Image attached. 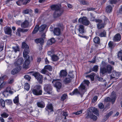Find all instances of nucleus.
<instances>
[{"mask_svg": "<svg viewBox=\"0 0 122 122\" xmlns=\"http://www.w3.org/2000/svg\"><path fill=\"white\" fill-rule=\"evenodd\" d=\"M7 76L5 75H4L0 77V81H3L4 79L7 78Z\"/></svg>", "mask_w": 122, "mask_h": 122, "instance_id": "61", "label": "nucleus"}, {"mask_svg": "<svg viewBox=\"0 0 122 122\" xmlns=\"http://www.w3.org/2000/svg\"><path fill=\"white\" fill-rule=\"evenodd\" d=\"M54 34L57 36H59L61 33V30L60 28H56L54 29Z\"/></svg>", "mask_w": 122, "mask_h": 122, "instance_id": "22", "label": "nucleus"}, {"mask_svg": "<svg viewBox=\"0 0 122 122\" xmlns=\"http://www.w3.org/2000/svg\"><path fill=\"white\" fill-rule=\"evenodd\" d=\"M94 42L95 43L99 44L100 43V39L98 37H96L93 39Z\"/></svg>", "mask_w": 122, "mask_h": 122, "instance_id": "30", "label": "nucleus"}, {"mask_svg": "<svg viewBox=\"0 0 122 122\" xmlns=\"http://www.w3.org/2000/svg\"><path fill=\"white\" fill-rule=\"evenodd\" d=\"M44 68L50 71H51L52 70L51 66L49 65H47L45 66Z\"/></svg>", "mask_w": 122, "mask_h": 122, "instance_id": "35", "label": "nucleus"}, {"mask_svg": "<svg viewBox=\"0 0 122 122\" xmlns=\"http://www.w3.org/2000/svg\"><path fill=\"white\" fill-rule=\"evenodd\" d=\"M98 66L97 65H95L93 67L90 69L88 73L91 72L92 71H94L95 72H97L98 71Z\"/></svg>", "mask_w": 122, "mask_h": 122, "instance_id": "24", "label": "nucleus"}, {"mask_svg": "<svg viewBox=\"0 0 122 122\" xmlns=\"http://www.w3.org/2000/svg\"><path fill=\"white\" fill-rule=\"evenodd\" d=\"M80 3L83 5H86L88 4V2L86 1L85 0H81L80 1Z\"/></svg>", "mask_w": 122, "mask_h": 122, "instance_id": "57", "label": "nucleus"}, {"mask_svg": "<svg viewBox=\"0 0 122 122\" xmlns=\"http://www.w3.org/2000/svg\"><path fill=\"white\" fill-rule=\"evenodd\" d=\"M29 22L28 20H26L21 24V26L22 28H27L29 26Z\"/></svg>", "mask_w": 122, "mask_h": 122, "instance_id": "15", "label": "nucleus"}, {"mask_svg": "<svg viewBox=\"0 0 122 122\" xmlns=\"http://www.w3.org/2000/svg\"><path fill=\"white\" fill-rule=\"evenodd\" d=\"M32 75L35 77L39 83L42 84L43 80V76L42 75L38 72H36L33 73Z\"/></svg>", "mask_w": 122, "mask_h": 122, "instance_id": "4", "label": "nucleus"}, {"mask_svg": "<svg viewBox=\"0 0 122 122\" xmlns=\"http://www.w3.org/2000/svg\"><path fill=\"white\" fill-rule=\"evenodd\" d=\"M78 21L79 22L81 23L83 25H88L90 23L89 21L87 18L85 17L79 18Z\"/></svg>", "mask_w": 122, "mask_h": 122, "instance_id": "7", "label": "nucleus"}, {"mask_svg": "<svg viewBox=\"0 0 122 122\" xmlns=\"http://www.w3.org/2000/svg\"><path fill=\"white\" fill-rule=\"evenodd\" d=\"M55 42L54 38H52L48 41L47 44L48 45H51L54 43Z\"/></svg>", "mask_w": 122, "mask_h": 122, "instance_id": "27", "label": "nucleus"}, {"mask_svg": "<svg viewBox=\"0 0 122 122\" xmlns=\"http://www.w3.org/2000/svg\"><path fill=\"white\" fill-rule=\"evenodd\" d=\"M91 109L93 113L97 116H99V111L97 108L94 107H92L91 108Z\"/></svg>", "mask_w": 122, "mask_h": 122, "instance_id": "19", "label": "nucleus"}, {"mask_svg": "<svg viewBox=\"0 0 122 122\" xmlns=\"http://www.w3.org/2000/svg\"><path fill=\"white\" fill-rule=\"evenodd\" d=\"M100 109L103 108L104 107V105L102 103H99L98 105Z\"/></svg>", "mask_w": 122, "mask_h": 122, "instance_id": "60", "label": "nucleus"}, {"mask_svg": "<svg viewBox=\"0 0 122 122\" xmlns=\"http://www.w3.org/2000/svg\"><path fill=\"white\" fill-rule=\"evenodd\" d=\"M24 77L26 80H27L29 81L30 80L31 78L30 76L27 75H26Z\"/></svg>", "mask_w": 122, "mask_h": 122, "instance_id": "55", "label": "nucleus"}, {"mask_svg": "<svg viewBox=\"0 0 122 122\" xmlns=\"http://www.w3.org/2000/svg\"><path fill=\"white\" fill-rule=\"evenodd\" d=\"M121 36L119 33H118L115 35L114 38V40L116 41H120L121 39Z\"/></svg>", "mask_w": 122, "mask_h": 122, "instance_id": "20", "label": "nucleus"}, {"mask_svg": "<svg viewBox=\"0 0 122 122\" xmlns=\"http://www.w3.org/2000/svg\"><path fill=\"white\" fill-rule=\"evenodd\" d=\"M107 70V72L108 73H110L112 71V66L110 65H108L106 66Z\"/></svg>", "mask_w": 122, "mask_h": 122, "instance_id": "28", "label": "nucleus"}, {"mask_svg": "<svg viewBox=\"0 0 122 122\" xmlns=\"http://www.w3.org/2000/svg\"><path fill=\"white\" fill-rule=\"evenodd\" d=\"M90 83L88 80H84L79 87V91L77 89H76L72 92L70 93V94L71 95L77 94H83L86 91L87 87L88 86Z\"/></svg>", "mask_w": 122, "mask_h": 122, "instance_id": "1", "label": "nucleus"}, {"mask_svg": "<svg viewBox=\"0 0 122 122\" xmlns=\"http://www.w3.org/2000/svg\"><path fill=\"white\" fill-rule=\"evenodd\" d=\"M98 97L96 96H95L93 98L92 100V102H93L95 103V102L97 100V99Z\"/></svg>", "mask_w": 122, "mask_h": 122, "instance_id": "56", "label": "nucleus"}, {"mask_svg": "<svg viewBox=\"0 0 122 122\" xmlns=\"http://www.w3.org/2000/svg\"><path fill=\"white\" fill-rule=\"evenodd\" d=\"M30 12L29 10L27 9H26L23 10L22 11V13L23 14H28Z\"/></svg>", "mask_w": 122, "mask_h": 122, "instance_id": "41", "label": "nucleus"}, {"mask_svg": "<svg viewBox=\"0 0 122 122\" xmlns=\"http://www.w3.org/2000/svg\"><path fill=\"white\" fill-rule=\"evenodd\" d=\"M15 103H18L19 102V97L18 96L16 97L13 100Z\"/></svg>", "mask_w": 122, "mask_h": 122, "instance_id": "50", "label": "nucleus"}, {"mask_svg": "<svg viewBox=\"0 0 122 122\" xmlns=\"http://www.w3.org/2000/svg\"><path fill=\"white\" fill-rule=\"evenodd\" d=\"M92 114H91L90 112H88L86 114L85 118L88 119L89 118H91V117Z\"/></svg>", "mask_w": 122, "mask_h": 122, "instance_id": "40", "label": "nucleus"}, {"mask_svg": "<svg viewBox=\"0 0 122 122\" xmlns=\"http://www.w3.org/2000/svg\"><path fill=\"white\" fill-rule=\"evenodd\" d=\"M44 89L45 92V93L50 94L51 93L52 87L50 84H46L44 85Z\"/></svg>", "mask_w": 122, "mask_h": 122, "instance_id": "6", "label": "nucleus"}, {"mask_svg": "<svg viewBox=\"0 0 122 122\" xmlns=\"http://www.w3.org/2000/svg\"><path fill=\"white\" fill-rule=\"evenodd\" d=\"M90 15H91L90 20L92 21H95V20L97 19H95V16L92 13H90Z\"/></svg>", "mask_w": 122, "mask_h": 122, "instance_id": "38", "label": "nucleus"}, {"mask_svg": "<svg viewBox=\"0 0 122 122\" xmlns=\"http://www.w3.org/2000/svg\"><path fill=\"white\" fill-rule=\"evenodd\" d=\"M51 8L52 10H55L53 14L54 17L55 18L60 16L63 12V10L60 9L58 5H53L51 6Z\"/></svg>", "mask_w": 122, "mask_h": 122, "instance_id": "2", "label": "nucleus"}, {"mask_svg": "<svg viewBox=\"0 0 122 122\" xmlns=\"http://www.w3.org/2000/svg\"><path fill=\"white\" fill-rule=\"evenodd\" d=\"M54 86L57 89H60L61 87L62 84L60 79H53L52 82Z\"/></svg>", "mask_w": 122, "mask_h": 122, "instance_id": "5", "label": "nucleus"}, {"mask_svg": "<svg viewBox=\"0 0 122 122\" xmlns=\"http://www.w3.org/2000/svg\"><path fill=\"white\" fill-rule=\"evenodd\" d=\"M67 95L66 94H64L62 95L61 97V100L64 101L66 98Z\"/></svg>", "mask_w": 122, "mask_h": 122, "instance_id": "48", "label": "nucleus"}, {"mask_svg": "<svg viewBox=\"0 0 122 122\" xmlns=\"http://www.w3.org/2000/svg\"><path fill=\"white\" fill-rule=\"evenodd\" d=\"M112 7L110 5H108L106 7L105 11L107 13H110L112 12Z\"/></svg>", "mask_w": 122, "mask_h": 122, "instance_id": "23", "label": "nucleus"}, {"mask_svg": "<svg viewBox=\"0 0 122 122\" xmlns=\"http://www.w3.org/2000/svg\"><path fill=\"white\" fill-rule=\"evenodd\" d=\"M41 72L42 74H46L48 73V71L44 68L41 71Z\"/></svg>", "mask_w": 122, "mask_h": 122, "instance_id": "47", "label": "nucleus"}, {"mask_svg": "<svg viewBox=\"0 0 122 122\" xmlns=\"http://www.w3.org/2000/svg\"><path fill=\"white\" fill-rule=\"evenodd\" d=\"M30 0H23L24 2L23 3V5H26L27 3L29 2Z\"/></svg>", "mask_w": 122, "mask_h": 122, "instance_id": "62", "label": "nucleus"}, {"mask_svg": "<svg viewBox=\"0 0 122 122\" xmlns=\"http://www.w3.org/2000/svg\"><path fill=\"white\" fill-rule=\"evenodd\" d=\"M0 104L3 107H5V102L2 99H1L0 100Z\"/></svg>", "mask_w": 122, "mask_h": 122, "instance_id": "46", "label": "nucleus"}, {"mask_svg": "<svg viewBox=\"0 0 122 122\" xmlns=\"http://www.w3.org/2000/svg\"><path fill=\"white\" fill-rule=\"evenodd\" d=\"M95 22L97 23H98L97 24V26L98 29H102L104 27L105 25L103 23L101 20L98 19L96 20Z\"/></svg>", "mask_w": 122, "mask_h": 122, "instance_id": "10", "label": "nucleus"}, {"mask_svg": "<svg viewBox=\"0 0 122 122\" xmlns=\"http://www.w3.org/2000/svg\"><path fill=\"white\" fill-rule=\"evenodd\" d=\"M37 105L38 107L41 108L44 107L45 106L44 102L42 101L37 102Z\"/></svg>", "mask_w": 122, "mask_h": 122, "instance_id": "26", "label": "nucleus"}, {"mask_svg": "<svg viewBox=\"0 0 122 122\" xmlns=\"http://www.w3.org/2000/svg\"><path fill=\"white\" fill-rule=\"evenodd\" d=\"M23 56L25 58V61H30V56L29 55H25L24 56L23 55Z\"/></svg>", "mask_w": 122, "mask_h": 122, "instance_id": "49", "label": "nucleus"}, {"mask_svg": "<svg viewBox=\"0 0 122 122\" xmlns=\"http://www.w3.org/2000/svg\"><path fill=\"white\" fill-rule=\"evenodd\" d=\"M30 86L29 84L26 83L25 84L24 88L27 91H28L30 88Z\"/></svg>", "mask_w": 122, "mask_h": 122, "instance_id": "42", "label": "nucleus"}, {"mask_svg": "<svg viewBox=\"0 0 122 122\" xmlns=\"http://www.w3.org/2000/svg\"><path fill=\"white\" fill-rule=\"evenodd\" d=\"M109 47L110 49L113 48L115 46V45L112 41H110L108 43Z\"/></svg>", "mask_w": 122, "mask_h": 122, "instance_id": "37", "label": "nucleus"}, {"mask_svg": "<svg viewBox=\"0 0 122 122\" xmlns=\"http://www.w3.org/2000/svg\"><path fill=\"white\" fill-rule=\"evenodd\" d=\"M106 63L104 61H102L101 64V66H102V67H104V66H106Z\"/></svg>", "mask_w": 122, "mask_h": 122, "instance_id": "64", "label": "nucleus"}, {"mask_svg": "<svg viewBox=\"0 0 122 122\" xmlns=\"http://www.w3.org/2000/svg\"><path fill=\"white\" fill-rule=\"evenodd\" d=\"M24 62L23 59L22 58H19L14 63V64L16 66H20Z\"/></svg>", "mask_w": 122, "mask_h": 122, "instance_id": "12", "label": "nucleus"}, {"mask_svg": "<svg viewBox=\"0 0 122 122\" xmlns=\"http://www.w3.org/2000/svg\"><path fill=\"white\" fill-rule=\"evenodd\" d=\"M9 88L7 87L6 88V90L3 92V94L4 95L5 93L6 92H8L10 91L8 90L9 89Z\"/></svg>", "mask_w": 122, "mask_h": 122, "instance_id": "63", "label": "nucleus"}, {"mask_svg": "<svg viewBox=\"0 0 122 122\" xmlns=\"http://www.w3.org/2000/svg\"><path fill=\"white\" fill-rule=\"evenodd\" d=\"M95 76V73L94 72H93L91 73V75H87L86 76V77H90L91 79V80L92 81H93L94 80Z\"/></svg>", "mask_w": 122, "mask_h": 122, "instance_id": "31", "label": "nucleus"}, {"mask_svg": "<svg viewBox=\"0 0 122 122\" xmlns=\"http://www.w3.org/2000/svg\"><path fill=\"white\" fill-rule=\"evenodd\" d=\"M51 57L52 61H57L59 59L58 56L55 55H52Z\"/></svg>", "mask_w": 122, "mask_h": 122, "instance_id": "32", "label": "nucleus"}, {"mask_svg": "<svg viewBox=\"0 0 122 122\" xmlns=\"http://www.w3.org/2000/svg\"><path fill=\"white\" fill-rule=\"evenodd\" d=\"M79 31L81 34L83 33L84 32V27L82 25H79Z\"/></svg>", "mask_w": 122, "mask_h": 122, "instance_id": "25", "label": "nucleus"}, {"mask_svg": "<svg viewBox=\"0 0 122 122\" xmlns=\"http://www.w3.org/2000/svg\"><path fill=\"white\" fill-rule=\"evenodd\" d=\"M35 41L36 43H39L41 44H43L44 42L43 39L41 38L36 39L35 40Z\"/></svg>", "mask_w": 122, "mask_h": 122, "instance_id": "29", "label": "nucleus"}, {"mask_svg": "<svg viewBox=\"0 0 122 122\" xmlns=\"http://www.w3.org/2000/svg\"><path fill=\"white\" fill-rule=\"evenodd\" d=\"M5 33L8 35H10L12 32L11 29L9 27H6L4 29Z\"/></svg>", "mask_w": 122, "mask_h": 122, "instance_id": "16", "label": "nucleus"}, {"mask_svg": "<svg viewBox=\"0 0 122 122\" xmlns=\"http://www.w3.org/2000/svg\"><path fill=\"white\" fill-rule=\"evenodd\" d=\"M71 74H69L68 76L65 77L63 81V83L65 84H67L71 82L73 77L71 76Z\"/></svg>", "mask_w": 122, "mask_h": 122, "instance_id": "8", "label": "nucleus"}, {"mask_svg": "<svg viewBox=\"0 0 122 122\" xmlns=\"http://www.w3.org/2000/svg\"><path fill=\"white\" fill-rule=\"evenodd\" d=\"M119 1L120 0H110V3L111 4H115Z\"/></svg>", "mask_w": 122, "mask_h": 122, "instance_id": "54", "label": "nucleus"}, {"mask_svg": "<svg viewBox=\"0 0 122 122\" xmlns=\"http://www.w3.org/2000/svg\"><path fill=\"white\" fill-rule=\"evenodd\" d=\"M98 36L100 37H106V32L104 30H103V31L100 33Z\"/></svg>", "mask_w": 122, "mask_h": 122, "instance_id": "33", "label": "nucleus"}, {"mask_svg": "<svg viewBox=\"0 0 122 122\" xmlns=\"http://www.w3.org/2000/svg\"><path fill=\"white\" fill-rule=\"evenodd\" d=\"M82 110H81L76 112H73V114H75L76 115H78L81 114L82 113Z\"/></svg>", "mask_w": 122, "mask_h": 122, "instance_id": "52", "label": "nucleus"}, {"mask_svg": "<svg viewBox=\"0 0 122 122\" xmlns=\"http://www.w3.org/2000/svg\"><path fill=\"white\" fill-rule=\"evenodd\" d=\"M46 109L48 111L49 110L50 112L53 111V108L51 104H48L46 107Z\"/></svg>", "mask_w": 122, "mask_h": 122, "instance_id": "18", "label": "nucleus"}, {"mask_svg": "<svg viewBox=\"0 0 122 122\" xmlns=\"http://www.w3.org/2000/svg\"><path fill=\"white\" fill-rule=\"evenodd\" d=\"M30 61H25L23 65V68L25 69L29 68Z\"/></svg>", "mask_w": 122, "mask_h": 122, "instance_id": "17", "label": "nucleus"}, {"mask_svg": "<svg viewBox=\"0 0 122 122\" xmlns=\"http://www.w3.org/2000/svg\"><path fill=\"white\" fill-rule=\"evenodd\" d=\"M46 27V25H41L39 28V30L40 32H41L43 31L45 29Z\"/></svg>", "mask_w": 122, "mask_h": 122, "instance_id": "34", "label": "nucleus"}, {"mask_svg": "<svg viewBox=\"0 0 122 122\" xmlns=\"http://www.w3.org/2000/svg\"><path fill=\"white\" fill-rule=\"evenodd\" d=\"M59 74L60 78H64L67 76V73L66 70H62L60 71Z\"/></svg>", "mask_w": 122, "mask_h": 122, "instance_id": "14", "label": "nucleus"}, {"mask_svg": "<svg viewBox=\"0 0 122 122\" xmlns=\"http://www.w3.org/2000/svg\"><path fill=\"white\" fill-rule=\"evenodd\" d=\"M97 116L92 114L91 119H92L93 120L96 121L97 120Z\"/></svg>", "mask_w": 122, "mask_h": 122, "instance_id": "51", "label": "nucleus"}, {"mask_svg": "<svg viewBox=\"0 0 122 122\" xmlns=\"http://www.w3.org/2000/svg\"><path fill=\"white\" fill-rule=\"evenodd\" d=\"M22 48L23 49H25L29 48L28 46L25 43V42H23L22 44Z\"/></svg>", "mask_w": 122, "mask_h": 122, "instance_id": "39", "label": "nucleus"}, {"mask_svg": "<svg viewBox=\"0 0 122 122\" xmlns=\"http://www.w3.org/2000/svg\"><path fill=\"white\" fill-rule=\"evenodd\" d=\"M1 116L2 117L6 118L8 117L9 115L5 112H4L1 114Z\"/></svg>", "mask_w": 122, "mask_h": 122, "instance_id": "45", "label": "nucleus"}, {"mask_svg": "<svg viewBox=\"0 0 122 122\" xmlns=\"http://www.w3.org/2000/svg\"><path fill=\"white\" fill-rule=\"evenodd\" d=\"M39 25H36L34 28L33 31L32 32V33H33L35 34L37 32L38 30H39Z\"/></svg>", "mask_w": 122, "mask_h": 122, "instance_id": "43", "label": "nucleus"}, {"mask_svg": "<svg viewBox=\"0 0 122 122\" xmlns=\"http://www.w3.org/2000/svg\"><path fill=\"white\" fill-rule=\"evenodd\" d=\"M107 72V70L105 68L102 67L100 68V73L101 75H103Z\"/></svg>", "mask_w": 122, "mask_h": 122, "instance_id": "21", "label": "nucleus"}, {"mask_svg": "<svg viewBox=\"0 0 122 122\" xmlns=\"http://www.w3.org/2000/svg\"><path fill=\"white\" fill-rule=\"evenodd\" d=\"M113 93L114 92L112 93L111 96L112 98H111L109 97H107L105 99V101L112 102V104H113L114 103L116 99L115 95Z\"/></svg>", "mask_w": 122, "mask_h": 122, "instance_id": "9", "label": "nucleus"}, {"mask_svg": "<svg viewBox=\"0 0 122 122\" xmlns=\"http://www.w3.org/2000/svg\"><path fill=\"white\" fill-rule=\"evenodd\" d=\"M28 29H23L20 28H19L17 30L16 34L17 36H21L20 32H26L28 31Z\"/></svg>", "mask_w": 122, "mask_h": 122, "instance_id": "13", "label": "nucleus"}, {"mask_svg": "<svg viewBox=\"0 0 122 122\" xmlns=\"http://www.w3.org/2000/svg\"><path fill=\"white\" fill-rule=\"evenodd\" d=\"M29 48L25 49L23 53V55L25 56V55H28L29 54Z\"/></svg>", "mask_w": 122, "mask_h": 122, "instance_id": "36", "label": "nucleus"}, {"mask_svg": "<svg viewBox=\"0 0 122 122\" xmlns=\"http://www.w3.org/2000/svg\"><path fill=\"white\" fill-rule=\"evenodd\" d=\"M122 56V50L120 51L118 53L117 56L118 57H121Z\"/></svg>", "mask_w": 122, "mask_h": 122, "instance_id": "58", "label": "nucleus"}, {"mask_svg": "<svg viewBox=\"0 0 122 122\" xmlns=\"http://www.w3.org/2000/svg\"><path fill=\"white\" fill-rule=\"evenodd\" d=\"M32 92L33 94L36 96L42 95V91L41 86L37 85L35 86L34 88L32 89Z\"/></svg>", "mask_w": 122, "mask_h": 122, "instance_id": "3", "label": "nucleus"}, {"mask_svg": "<svg viewBox=\"0 0 122 122\" xmlns=\"http://www.w3.org/2000/svg\"><path fill=\"white\" fill-rule=\"evenodd\" d=\"M23 0H19L16 2L17 5H21L23 3Z\"/></svg>", "mask_w": 122, "mask_h": 122, "instance_id": "53", "label": "nucleus"}, {"mask_svg": "<svg viewBox=\"0 0 122 122\" xmlns=\"http://www.w3.org/2000/svg\"><path fill=\"white\" fill-rule=\"evenodd\" d=\"M21 67L20 66H18L13 69L11 71V73L14 75L17 73L21 70Z\"/></svg>", "mask_w": 122, "mask_h": 122, "instance_id": "11", "label": "nucleus"}, {"mask_svg": "<svg viewBox=\"0 0 122 122\" xmlns=\"http://www.w3.org/2000/svg\"><path fill=\"white\" fill-rule=\"evenodd\" d=\"M12 48L15 52H16L17 51H19L20 50V48L19 47L17 46L13 47Z\"/></svg>", "mask_w": 122, "mask_h": 122, "instance_id": "44", "label": "nucleus"}, {"mask_svg": "<svg viewBox=\"0 0 122 122\" xmlns=\"http://www.w3.org/2000/svg\"><path fill=\"white\" fill-rule=\"evenodd\" d=\"M112 113L113 112L111 111L107 114L106 115L107 118H108L112 114Z\"/></svg>", "mask_w": 122, "mask_h": 122, "instance_id": "59", "label": "nucleus"}]
</instances>
